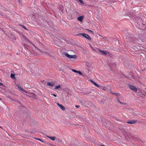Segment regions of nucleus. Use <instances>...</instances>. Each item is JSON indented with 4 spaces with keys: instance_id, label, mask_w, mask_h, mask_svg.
Segmentation results:
<instances>
[{
    "instance_id": "obj_1",
    "label": "nucleus",
    "mask_w": 146,
    "mask_h": 146,
    "mask_svg": "<svg viewBox=\"0 0 146 146\" xmlns=\"http://www.w3.org/2000/svg\"><path fill=\"white\" fill-rule=\"evenodd\" d=\"M64 54L66 57L69 58L76 59L77 58V56L76 55H71L67 53H65Z\"/></svg>"
},
{
    "instance_id": "obj_2",
    "label": "nucleus",
    "mask_w": 146,
    "mask_h": 146,
    "mask_svg": "<svg viewBox=\"0 0 146 146\" xmlns=\"http://www.w3.org/2000/svg\"><path fill=\"white\" fill-rule=\"evenodd\" d=\"M80 35H82L84 37L88 39L91 40V37L88 34H85V33H81L80 34Z\"/></svg>"
},
{
    "instance_id": "obj_3",
    "label": "nucleus",
    "mask_w": 146,
    "mask_h": 146,
    "mask_svg": "<svg viewBox=\"0 0 146 146\" xmlns=\"http://www.w3.org/2000/svg\"><path fill=\"white\" fill-rule=\"evenodd\" d=\"M129 86L130 87V88L131 90L135 92H137V89L135 86H132V85H129Z\"/></svg>"
},
{
    "instance_id": "obj_4",
    "label": "nucleus",
    "mask_w": 146,
    "mask_h": 146,
    "mask_svg": "<svg viewBox=\"0 0 146 146\" xmlns=\"http://www.w3.org/2000/svg\"><path fill=\"white\" fill-rule=\"evenodd\" d=\"M136 120H129L127 122V123L130 124H133L135 123L137 121Z\"/></svg>"
},
{
    "instance_id": "obj_5",
    "label": "nucleus",
    "mask_w": 146,
    "mask_h": 146,
    "mask_svg": "<svg viewBox=\"0 0 146 146\" xmlns=\"http://www.w3.org/2000/svg\"><path fill=\"white\" fill-rule=\"evenodd\" d=\"M57 105L60 108V109L63 111H64L65 110V108L61 104H60L59 103H58Z\"/></svg>"
},
{
    "instance_id": "obj_6",
    "label": "nucleus",
    "mask_w": 146,
    "mask_h": 146,
    "mask_svg": "<svg viewBox=\"0 0 146 146\" xmlns=\"http://www.w3.org/2000/svg\"><path fill=\"white\" fill-rule=\"evenodd\" d=\"M90 46L91 49L92 50V51H94L97 52V50H99L98 48H93L90 45Z\"/></svg>"
},
{
    "instance_id": "obj_7",
    "label": "nucleus",
    "mask_w": 146,
    "mask_h": 146,
    "mask_svg": "<svg viewBox=\"0 0 146 146\" xmlns=\"http://www.w3.org/2000/svg\"><path fill=\"white\" fill-rule=\"evenodd\" d=\"M84 18V17L82 16L79 17L78 18V20L82 22Z\"/></svg>"
},
{
    "instance_id": "obj_8",
    "label": "nucleus",
    "mask_w": 146,
    "mask_h": 146,
    "mask_svg": "<svg viewBox=\"0 0 146 146\" xmlns=\"http://www.w3.org/2000/svg\"><path fill=\"white\" fill-rule=\"evenodd\" d=\"M98 51L100 52H101L104 54L106 55L107 54L106 52L105 51H104L103 50H100L99 49L98 50Z\"/></svg>"
},
{
    "instance_id": "obj_9",
    "label": "nucleus",
    "mask_w": 146,
    "mask_h": 146,
    "mask_svg": "<svg viewBox=\"0 0 146 146\" xmlns=\"http://www.w3.org/2000/svg\"><path fill=\"white\" fill-rule=\"evenodd\" d=\"M47 85L48 86H54L55 85L53 83H50L49 82H48L47 83Z\"/></svg>"
},
{
    "instance_id": "obj_10",
    "label": "nucleus",
    "mask_w": 146,
    "mask_h": 146,
    "mask_svg": "<svg viewBox=\"0 0 146 146\" xmlns=\"http://www.w3.org/2000/svg\"><path fill=\"white\" fill-rule=\"evenodd\" d=\"M18 88H20V89L21 90V91H23V92H26V91H25V90H24L22 88H21L20 86H18Z\"/></svg>"
},
{
    "instance_id": "obj_11",
    "label": "nucleus",
    "mask_w": 146,
    "mask_h": 146,
    "mask_svg": "<svg viewBox=\"0 0 146 146\" xmlns=\"http://www.w3.org/2000/svg\"><path fill=\"white\" fill-rule=\"evenodd\" d=\"M48 137L53 141L54 140L56 139V137Z\"/></svg>"
},
{
    "instance_id": "obj_12",
    "label": "nucleus",
    "mask_w": 146,
    "mask_h": 146,
    "mask_svg": "<svg viewBox=\"0 0 146 146\" xmlns=\"http://www.w3.org/2000/svg\"><path fill=\"white\" fill-rule=\"evenodd\" d=\"M99 88H100L101 89L104 90H106V89H105L104 88L103 86H100V87Z\"/></svg>"
},
{
    "instance_id": "obj_13",
    "label": "nucleus",
    "mask_w": 146,
    "mask_h": 146,
    "mask_svg": "<svg viewBox=\"0 0 146 146\" xmlns=\"http://www.w3.org/2000/svg\"><path fill=\"white\" fill-rule=\"evenodd\" d=\"M86 30H87L88 32L92 34L93 35V34H94L93 32L92 31L90 30H89V29H86Z\"/></svg>"
},
{
    "instance_id": "obj_14",
    "label": "nucleus",
    "mask_w": 146,
    "mask_h": 146,
    "mask_svg": "<svg viewBox=\"0 0 146 146\" xmlns=\"http://www.w3.org/2000/svg\"><path fill=\"white\" fill-rule=\"evenodd\" d=\"M92 83L96 86H97L98 87H100V86L98 84H96L95 82H92Z\"/></svg>"
},
{
    "instance_id": "obj_15",
    "label": "nucleus",
    "mask_w": 146,
    "mask_h": 146,
    "mask_svg": "<svg viewBox=\"0 0 146 146\" xmlns=\"http://www.w3.org/2000/svg\"><path fill=\"white\" fill-rule=\"evenodd\" d=\"M10 76L12 78H15V74H11V75Z\"/></svg>"
},
{
    "instance_id": "obj_16",
    "label": "nucleus",
    "mask_w": 146,
    "mask_h": 146,
    "mask_svg": "<svg viewBox=\"0 0 146 146\" xmlns=\"http://www.w3.org/2000/svg\"><path fill=\"white\" fill-rule=\"evenodd\" d=\"M60 88V85H58V86H56L55 87V88L56 89H57Z\"/></svg>"
},
{
    "instance_id": "obj_17",
    "label": "nucleus",
    "mask_w": 146,
    "mask_h": 146,
    "mask_svg": "<svg viewBox=\"0 0 146 146\" xmlns=\"http://www.w3.org/2000/svg\"><path fill=\"white\" fill-rule=\"evenodd\" d=\"M110 92L111 93V94H112V95H116V96H117V93H112L111 92V90H110Z\"/></svg>"
},
{
    "instance_id": "obj_18",
    "label": "nucleus",
    "mask_w": 146,
    "mask_h": 146,
    "mask_svg": "<svg viewBox=\"0 0 146 146\" xmlns=\"http://www.w3.org/2000/svg\"><path fill=\"white\" fill-rule=\"evenodd\" d=\"M35 139L36 140H39V141H41L42 142H43V141L41 139H40L36 138H35Z\"/></svg>"
},
{
    "instance_id": "obj_19",
    "label": "nucleus",
    "mask_w": 146,
    "mask_h": 146,
    "mask_svg": "<svg viewBox=\"0 0 146 146\" xmlns=\"http://www.w3.org/2000/svg\"><path fill=\"white\" fill-rule=\"evenodd\" d=\"M80 2V3H81V4H84V2H83V1L82 0H78Z\"/></svg>"
},
{
    "instance_id": "obj_20",
    "label": "nucleus",
    "mask_w": 146,
    "mask_h": 146,
    "mask_svg": "<svg viewBox=\"0 0 146 146\" xmlns=\"http://www.w3.org/2000/svg\"><path fill=\"white\" fill-rule=\"evenodd\" d=\"M77 73H78L80 75H82V73L80 71H78Z\"/></svg>"
},
{
    "instance_id": "obj_21",
    "label": "nucleus",
    "mask_w": 146,
    "mask_h": 146,
    "mask_svg": "<svg viewBox=\"0 0 146 146\" xmlns=\"http://www.w3.org/2000/svg\"><path fill=\"white\" fill-rule=\"evenodd\" d=\"M72 70V71L73 72H75L77 73H78V71H77L76 70L73 69Z\"/></svg>"
},
{
    "instance_id": "obj_22",
    "label": "nucleus",
    "mask_w": 146,
    "mask_h": 146,
    "mask_svg": "<svg viewBox=\"0 0 146 146\" xmlns=\"http://www.w3.org/2000/svg\"><path fill=\"white\" fill-rule=\"evenodd\" d=\"M51 94L53 96H54L55 97H56V96L55 94Z\"/></svg>"
},
{
    "instance_id": "obj_23",
    "label": "nucleus",
    "mask_w": 146,
    "mask_h": 146,
    "mask_svg": "<svg viewBox=\"0 0 146 146\" xmlns=\"http://www.w3.org/2000/svg\"><path fill=\"white\" fill-rule=\"evenodd\" d=\"M22 27L24 29H27L26 27L24 25H23Z\"/></svg>"
},
{
    "instance_id": "obj_24",
    "label": "nucleus",
    "mask_w": 146,
    "mask_h": 146,
    "mask_svg": "<svg viewBox=\"0 0 146 146\" xmlns=\"http://www.w3.org/2000/svg\"><path fill=\"white\" fill-rule=\"evenodd\" d=\"M75 106L77 108H79L80 107V106L79 105L76 106Z\"/></svg>"
},
{
    "instance_id": "obj_25",
    "label": "nucleus",
    "mask_w": 146,
    "mask_h": 146,
    "mask_svg": "<svg viewBox=\"0 0 146 146\" xmlns=\"http://www.w3.org/2000/svg\"><path fill=\"white\" fill-rule=\"evenodd\" d=\"M118 102L121 104H123V103H121V102L119 100H118Z\"/></svg>"
},
{
    "instance_id": "obj_26",
    "label": "nucleus",
    "mask_w": 146,
    "mask_h": 146,
    "mask_svg": "<svg viewBox=\"0 0 146 146\" xmlns=\"http://www.w3.org/2000/svg\"><path fill=\"white\" fill-rule=\"evenodd\" d=\"M0 85L2 86L3 85V84L2 83L0 82Z\"/></svg>"
},
{
    "instance_id": "obj_27",
    "label": "nucleus",
    "mask_w": 146,
    "mask_h": 146,
    "mask_svg": "<svg viewBox=\"0 0 146 146\" xmlns=\"http://www.w3.org/2000/svg\"><path fill=\"white\" fill-rule=\"evenodd\" d=\"M90 81H91V82H92H92H94L92 80H91Z\"/></svg>"
},
{
    "instance_id": "obj_28",
    "label": "nucleus",
    "mask_w": 146,
    "mask_h": 146,
    "mask_svg": "<svg viewBox=\"0 0 146 146\" xmlns=\"http://www.w3.org/2000/svg\"><path fill=\"white\" fill-rule=\"evenodd\" d=\"M106 0H103L102 1H106Z\"/></svg>"
},
{
    "instance_id": "obj_29",
    "label": "nucleus",
    "mask_w": 146,
    "mask_h": 146,
    "mask_svg": "<svg viewBox=\"0 0 146 146\" xmlns=\"http://www.w3.org/2000/svg\"><path fill=\"white\" fill-rule=\"evenodd\" d=\"M1 100V99L0 98V100Z\"/></svg>"
},
{
    "instance_id": "obj_30",
    "label": "nucleus",
    "mask_w": 146,
    "mask_h": 146,
    "mask_svg": "<svg viewBox=\"0 0 146 146\" xmlns=\"http://www.w3.org/2000/svg\"><path fill=\"white\" fill-rule=\"evenodd\" d=\"M0 128H1V127H0Z\"/></svg>"
}]
</instances>
